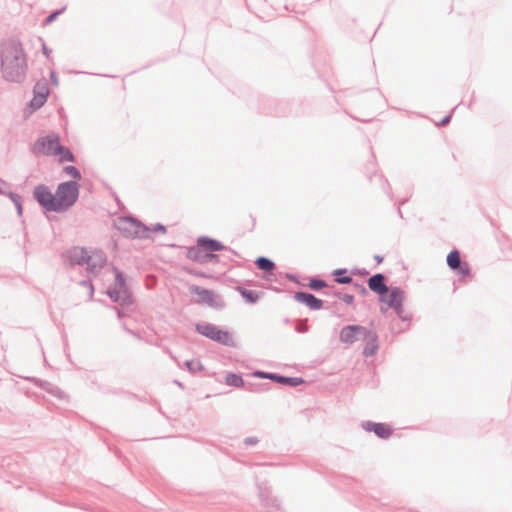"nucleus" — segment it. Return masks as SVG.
Here are the masks:
<instances>
[{"mask_svg":"<svg viewBox=\"0 0 512 512\" xmlns=\"http://www.w3.org/2000/svg\"><path fill=\"white\" fill-rule=\"evenodd\" d=\"M79 195V185L74 181L61 183L55 194L45 186H38L34 190L37 201L49 211L62 212L71 207Z\"/></svg>","mask_w":512,"mask_h":512,"instance_id":"f257e3e1","label":"nucleus"},{"mask_svg":"<svg viewBox=\"0 0 512 512\" xmlns=\"http://www.w3.org/2000/svg\"><path fill=\"white\" fill-rule=\"evenodd\" d=\"M25 58L19 44L7 42L2 50V71L7 79L19 80L25 72Z\"/></svg>","mask_w":512,"mask_h":512,"instance_id":"f03ea898","label":"nucleus"},{"mask_svg":"<svg viewBox=\"0 0 512 512\" xmlns=\"http://www.w3.org/2000/svg\"><path fill=\"white\" fill-rule=\"evenodd\" d=\"M34 150L44 155L58 156L60 162H73L74 156L72 152L60 144L57 135L40 138L34 144Z\"/></svg>","mask_w":512,"mask_h":512,"instance_id":"7ed1b4c3","label":"nucleus"},{"mask_svg":"<svg viewBox=\"0 0 512 512\" xmlns=\"http://www.w3.org/2000/svg\"><path fill=\"white\" fill-rule=\"evenodd\" d=\"M196 330L199 334L216 341L222 345L226 346H234L235 342L233 339L232 334L227 331L223 330L220 327L211 324V323H199L196 325Z\"/></svg>","mask_w":512,"mask_h":512,"instance_id":"20e7f679","label":"nucleus"},{"mask_svg":"<svg viewBox=\"0 0 512 512\" xmlns=\"http://www.w3.org/2000/svg\"><path fill=\"white\" fill-rule=\"evenodd\" d=\"M71 259L79 264L86 263L89 269L92 271L102 267L106 261V258L102 252H89L84 248H74L71 251Z\"/></svg>","mask_w":512,"mask_h":512,"instance_id":"39448f33","label":"nucleus"},{"mask_svg":"<svg viewBox=\"0 0 512 512\" xmlns=\"http://www.w3.org/2000/svg\"><path fill=\"white\" fill-rule=\"evenodd\" d=\"M190 292L197 297L195 301L198 304L208 305L213 308L222 306L218 295L212 290L204 289L199 286H193L190 288Z\"/></svg>","mask_w":512,"mask_h":512,"instance_id":"423d86ee","label":"nucleus"},{"mask_svg":"<svg viewBox=\"0 0 512 512\" xmlns=\"http://www.w3.org/2000/svg\"><path fill=\"white\" fill-rule=\"evenodd\" d=\"M368 335V329L360 325H348L341 329L340 340L346 344H352Z\"/></svg>","mask_w":512,"mask_h":512,"instance_id":"0eeeda50","label":"nucleus"},{"mask_svg":"<svg viewBox=\"0 0 512 512\" xmlns=\"http://www.w3.org/2000/svg\"><path fill=\"white\" fill-rule=\"evenodd\" d=\"M108 294L115 302L121 304L130 302V295L126 288L124 278L119 273L116 274L115 286L109 289Z\"/></svg>","mask_w":512,"mask_h":512,"instance_id":"6e6552de","label":"nucleus"},{"mask_svg":"<svg viewBox=\"0 0 512 512\" xmlns=\"http://www.w3.org/2000/svg\"><path fill=\"white\" fill-rule=\"evenodd\" d=\"M403 300L404 292L397 287L388 289V292L381 296V301L393 308L399 315L402 313Z\"/></svg>","mask_w":512,"mask_h":512,"instance_id":"1a4fd4ad","label":"nucleus"},{"mask_svg":"<svg viewBox=\"0 0 512 512\" xmlns=\"http://www.w3.org/2000/svg\"><path fill=\"white\" fill-rule=\"evenodd\" d=\"M447 264L452 270H457L459 274L466 277L470 275V266L468 263L461 262L460 253L457 250L451 251L447 256Z\"/></svg>","mask_w":512,"mask_h":512,"instance_id":"9d476101","label":"nucleus"},{"mask_svg":"<svg viewBox=\"0 0 512 512\" xmlns=\"http://www.w3.org/2000/svg\"><path fill=\"white\" fill-rule=\"evenodd\" d=\"M187 257L198 263H208L214 261L217 256L209 253L208 251L203 250L202 247L197 243L196 247H192L187 251Z\"/></svg>","mask_w":512,"mask_h":512,"instance_id":"9b49d317","label":"nucleus"},{"mask_svg":"<svg viewBox=\"0 0 512 512\" xmlns=\"http://www.w3.org/2000/svg\"><path fill=\"white\" fill-rule=\"evenodd\" d=\"M49 90L45 83H37L35 86V95L31 100V105L35 108H40L47 99Z\"/></svg>","mask_w":512,"mask_h":512,"instance_id":"f8f14e48","label":"nucleus"},{"mask_svg":"<svg viewBox=\"0 0 512 512\" xmlns=\"http://www.w3.org/2000/svg\"><path fill=\"white\" fill-rule=\"evenodd\" d=\"M368 286L370 290L379 294L380 296L388 292V287L384 283V277L382 274H376L369 278Z\"/></svg>","mask_w":512,"mask_h":512,"instance_id":"ddd939ff","label":"nucleus"},{"mask_svg":"<svg viewBox=\"0 0 512 512\" xmlns=\"http://www.w3.org/2000/svg\"><path fill=\"white\" fill-rule=\"evenodd\" d=\"M295 299L313 310H318L322 307V301L309 293L298 292L295 295Z\"/></svg>","mask_w":512,"mask_h":512,"instance_id":"4468645a","label":"nucleus"},{"mask_svg":"<svg viewBox=\"0 0 512 512\" xmlns=\"http://www.w3.org/2000/svg\"><path fill=\"white\" fill-rule=\"evenodd\" d=\"M367 431L374 432L380 438H388L392 434V428L385 423H372L368 422L365 425Z\"/></svg>","mask_w":512,"mask_h":512,"instance_id":"2eb2a0df","label":"nucleus"},{"mask_svg":"<svg viewBox=\"0 0 512 512\" xmlns=\"http://www.w3.org/2000/svg\"><path fill=\"white\" fill-rule=\"evenodd\" d=\"M363 339L366 340V346L364 347L363 354L366 357L374 355L378 349L376 334L368 330V335H365Z\"/></svg>","mask_w":512,"mask_h":512,"instance_id":"dca6fc26","label":"nucleus"},{"mask_svg":"<svg viewBox=\"0 0 512 512\" xmlns=\"http://www.w3.org/2000/svg\"><path fill=\"white\" fill-rule=\"evenodd\" d=\"M197 242L199 246L203 248V250L208 251L209 253L224 249V246L214 239L203 237L199 238Z\"/></svg>","mask_w":512,"mask_h":512,"instance_id":"f3484780","label":"nucleus"},{"mask_svg":"<svg viewBox=\"0 0 512 512\" xmlns=\"http://www.w3.org/2000/svg\"><path fill=\"white\" fill-rule=\"evenodd\" d=\"M238 291L248 303H255L259 299V294L255 291L238 288Z\"/></svg>","mask_w":512,"mask_h":512,"instance_id":"a211bd4d","label":"nucleus"},{"mask_svg":"<svg viewBox=\"0 0 512 512\" xmlns=\"http://www.w3.org/2000/svg\"><path fill=\"white\" fill-rule=\"evenodd\" d=\"M256 264L259 269L264 271H271L275 268V264L265 257H259L256 260Z\"/></svg>","mask_w":512,"mask_h":512,"instance_id":"6ab92c4d","label":"nucleus"},{"mask_svg":"<svg viewBox=\"0 0 512 512\" xmlns=\"http://www.w3.org/2000/svg\"><path fill=\"white\" fill-rule=\"evenodd\" d=\"M226 383L230 386L241 387L243 379L237 374L230 373L226 376Z\"/></svg>","mask_w":512,"mask_h":512,"instance_id":"aec40b11","label":"nucleus"},{"mask_svg":"<svg viewBox=\"0 0 512 512\" xmlns=\"http://www.w3.org/2000/svg\"><path fill=\"white\" fill-rule=\"evenodd\" d=\"M64 172L74 179H80L81 177L80 172L74 166H66Z\"/></svg>","mask_w":512,"mask_h":512,"instance_id":"412c9836","label":"nucleus"},{"mask_svg":"<svg viewBox=\"0 0 512 512\" xmlns=\"http://www.w3.org/2000/svg\"><path fill=\"white\" fill-rule=\"evenodd\" d=\"M309 286L310 288L312 289H321L323 287L326 286L325 282L322 281V280H312L310 283H309Z\"/></svg>","mask_w":512,"mask_h":512,"instance_id":"4be33fe9","label":"nucleus"},{"mask_svg":"<svg viewBox=\"0 0 512 512\" xmlns=\"http://www.w3.org/2000/svg\"><path fill=\"white\" fill-rule=\"evenodd\" d=\"M123 223H124L125 225L135 227V233H136V234H139L140 226H139V225H137L134 221H131V220H124V221H123Z\"/></svg>","mask_w":512,"mask_h":512,"instance_id":"5701e85b","label":"nucleus"},{"mask_svg":"<svg viewBox=\"0 0 512 512\" xmlns=\"http://www.w3.org/2000/svg\"><path fill=\"white\" fill-rule=\"evenodd\" d=\"M279 380H281V381L285 380L286 382H288L291 385H297L300 382V380L294 379V378H289V379L280 378Z\"/></svg>","mask_w":512,"mask_h":512,"instance_id":"b1692460","label":"nucleus"},{"mask_svg":"<svg viewBox=\"0 0 512 512\" xmlns=\"http://www.w3.org/2000/svg\"><path fill=\"white\" fill-rule=\"evenodd\" d=\"M343 300L347 303V304H351L354 300V297L352 295H344L343 296Z\"/></svg>","mask_w":512,"mask_h":512,"instance_id":"393cba45","label":"nucleus"},{"mask_svg":"<svg viewBox=\"0 0 512 512\" xmlns=\"http://www.w3.org/2000/svg\"><path fill=\"white\" fill-rule=\"evenodd\" d=\"M337 281H338L339 283H344V284H346V283H350V282L352 281V279H351V277H348V276H347V277H342V278H340V279H337Z\"/></svg>","mask_w":512,"mask_h":512,"instance_id":"a878e982","label":"nucleus"},{"mask_svg":"<svg viewBox=\"0 0 512 512\" xmlns=\"http://www.w3.org/2000/svg\"><path fill=\"white\" fill-rule=\"evenodd\" d=\"M58 14V12L51 14L46 20L47 23H51L57 17Z\"/></svg>","mask_w":512,"mask_h":512,"instance_id":"bb28decb","label":"nucleus"},{"mask_svg":"<svg viewBox=\"0 0 512 512\" xmlns=\"http://www.w3.org/2000/svg\"><path fill=\"white\" fill-rule=\"evenodd\" d=\"M245 442H246L247 444L253 445V444H256V443H257V439H256V438H247V439L245 440Z\"/></svg>","mask_w":512,"mask_h":512,"instance_id":"cd10ccee","label":"nucleus"},{"mask_svg":"<svg viewBox=\"0 0 512 512\" xmlns=\"http://www.w3.org/2000/svg\"><path fill=\"white\" fill-rule=\"evenodd\" d=\"M450 119H451V116H450V115H448V116H446V117L441 121V123H440V124H441V125H446V124H448V123L450 122Z\"/></svg>","mask_w":512,"mask_h":512,"instance_id":"c85d7f7f","label":"nucleus"},{"mask_svg":"<svg viewBox=\"0 0 512 512\" xmlns=\"http://www.w3.org/2000/svg\"><path fill=\"white\" fill-rule=\"evenodd\" d=\"M375 259H376V261H377L378 263H381V262H382V260H383V259H382V257H380V256H376V257H375Z\"/></svg>","mask_w":512,"mask_h":512,"instance_id":"c756f323","label":"nucleus"}]
</instances>
